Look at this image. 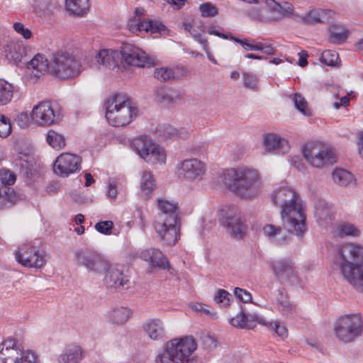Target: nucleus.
Instances as JSON below:
<instances>
[{"label":"nucleus","mask_w":363,"mask_h":363,"mask_svg":"<svg viewBox=\"0 0 363 363\" xmlns=\"http://www.w3.org/2000/svg\"><path fill=\"white\" fill-rule=\"evenodd\" d=\"M272 199L281 208V218L285 228L301 238L307 227L305 208L299 194L291 187L281 186L273 192Z\"/></svg>","instance_id":"nucleus-1"},{"label":"nucleus","mask_w":363,"mask_h":363,"mask_svg":"<svg viewBox=\"0 0 363 363\" xmlns=\"http://www.w3.org/2000/svg\"><path fill=\"white\" fill-rule=\"evenodd\" d=\"M222 180L230 191L245 199H255L261 189V181L257 171L248 167L224 170Z\"/></svg>","instance_id":"nucleus-2"},{"label":"nucleus","mask_w":363,"mask_h":363,"mask_svg":"<svg viewBox=\"0 0 363 363\" xmlns=\"http://www.w3.org/2000/svg\"><path fill=\"white\" fill-rule=\"evenodd\" d=\"M158 212L154 228L160 240L165 245H174L180 237V220L177 203L166 199L157 200Z\"/></svg>","instance_id":"nucleus-3"},{"label":"nucleus","mask_w":363,"mask_h":363,"mask_svg":"<svg viewBox=\"0 0 363 363\" xmlns=\"http://www.w3.org/2000/svg\"><path fill=\"white\" fill-rule=\"evenodd\" d=\"M95 58L99 65L113 70L125 65L144 67L152 64V60L143 50L132 45H124L121 51L101 50Z\"/></svg>","instance_id":"nucleus-4"},{"label":"nucleus","mask_w":363,"mask_h":363,"mask_svg":"<svg viewBox=\"0 0 363 363\" xmlns=\"http://www.w3.org/2000/svg\"><path fill=\"white\" fill-rule=\"evenodd\" d=\"M197 348L192 336L174 338L167 342L164 350L155 357L156 363H190L191 357Z\"/></svg>","instance_id":"nucleus-5"},{"label":"nucleus","mask_w":363,"mask_h":363,"mask_svg":"<svg viewBox=\"0 0 363 363\" xmlns=\"http://www.w3.org/2000/svg\"><path fill=\"white\" fill-rule=\"evenodd\" d=\"M344 249L348 250L349 260L342 262V274L357 291L363 293V246L350 245ZM343 257L342 253V260Z\"/></svg>","instance_id":"nucleus-6"},{"label":"nucleus","mask_w":363,"mask_h":363,"mask_svg":"<svg viewBox=\"0 0 363 363\" xmlns=\"http://www.w3.org/2000/svg\"><path fill=\"white\" fill-rule=\"evenodd\" d=\"M106 118L112 126H125L136 116L137 110L121 94H116L106 103Z\"/></svg>","instance_id":"nucleus-7"},{"label":"nucleus","mask_w":363,"mask_h":363,"mask_svg":"<svg viewBox=\"0 0 363 363\" xmlns=\"http://www.w3.org/2000/svg\"><path fill=\"white\" fill-rule=\"evenodd\" d=\"M82 71L78 59L67 52L53 53L50 60V72L60 79H72Z\"/></svg>","instance_id":"nucleus-8"},{"label":"nucleus","mask_w":363,"mask_h":363,"mask_svg":"<svg viewBox=\"0 0 363 363\" xmlns=\"http://www.w3.org/2000/svg\"><path fill=\"white\" fill-rule=\"evenodd\" d=\"M306 161L313 167L323 169L332 166L338 160V155L332 147L320 144H311L303 149Z\"/></svg>","instance_id":"nucleus-9"},{"label":"nucleus","mask_w":363,"mask_h":363,"mask_svg":"<svg viewBox=\"0 0 363 363\" xmlns=\"http://www.w3.org/2000/svg\"><path fill=\"white\" fill-rule=\"evenodd\" d=\"M132 147L136 153L148 163H164L166 154L163 148L153 143L146 136L138 137L132 141Z\"/></svg>","instance_id":"nucleus-10"},{"label":"nucleus","mask_w":363,"mask_h":363,"mask_svg":"<svg viewBox=\"0 0 363 363\" xmlns=\"http://www.w3.org/2000/svg\"><path fill=\"white\" fill-rule=\"evenodd\" d=\"M74 260L79 267L88 272L102 274L108 267V261L96 251L89 248H81L75 251Z\"/></svg>","instance_id":"nucleus-11"},{"label":"nucleus","mask_w":363,"mask_h":363,"mask_svg":"<svg viewBox=\"0 0 363 363\" xmlns=\"http://www.w3.org/2000/svg\"><path fill=\"white\" fill-rule=\"evenodd\" d=\"M38 241L21 245L16 252V261L24 267L40 268L45 264L44 255L37 246Z\"/></svg>","instance_id":"nucleus-12"},{"label":"nucleus","mask_w":363,"mask_h":363,"mask_svg":"<svg viewBox=\"0 0 363 363\" xmlns=\"http://www.w3.org/2000/svg\"><path fill=\"white\" fill-rule=\"evenodd\" d=\"M363 335V320L360 314L342 315V342L350 343Z\"/></svg>","instance_id":"nucleus-13"},{"label":"nucleus","mask_w":363,"mask_h":363,"mask_svg":"<svg viewBox=\"0 0 363 363\" xmlns=\"http://www.w3.org/2000/svg\"><path fill=\"white\" fill-rule=\"evenodd\" d=\"M272 267L274 275L281 282L294 286L301 285V280L291 259H281L274 261Z\"/></svg>","instance_id":"nucleus-14"},{"label":"nucleus","mask_w":363,"mask_h":363,"mask_svg":"<svg viewBox=\"0 0 363 363\" xmlns=\"http://www.w3.org/2000/svg\"><path fill=\"white\" fill-rule=\"evenodd\" d=\"M206 171V164L196 158L184 160L177 168L179 177L191 182L201 180Z\"/></svg>","instance_id":"nucleus-15"},{"label":"nucleus","mask_w":363,"mask_h":363,"mask_svg":"<svg viewBox=\"0 0 363 363\" xmlns=\"http://www.w3.org/2000/svg\"><path fill=\"white\" fill-rule=\"evenodd\" d=\"M82 158L75 154L62 153L60 155L53 166L55 174L62 177L75 173L81 168Z\"/></svg>","instance_id":"nucleus-16"},{"label":"nucleus","mask_w":363,"mask_h":363,"mask_svg":"<svg viewBox=\"0 0 363 363\" xmlns=\"http://www.w3.org/2000/svg\"><path fill=\"white\" fill-rule=\"evenodd\" d=\"M223 225L233 238H242L247 229L244 216L237 211L227 213L223 218Z\"/></svg>","instance_id":"nucleus-17"},{"label":"nucleus","mask_w":363,"mask_h":363,"mask_svg":"<svg viewBox=\"0 0 363 363\" xmlns=\"http://www.w3.org/2000/svg\"><path fill=\"white\" fill-rule=\"evenodd\" d=\"M31 118L39 126H48L54 124L57 116L52 104L50 101H43L33 107Z\"/></svg>","instance_id":"nucleus-18"},{"label":"nucleus","mask_w":363,"mask_h":363,"mask_svg":"<svg viewBox=\"0 0 363 363\" xmlns=\"http://www.w3.org/2000/svg\"><path fill=\"white\" fill-rule=\"evenodd\" d=\"M106 275L104 282L106 286L110 289H118L127 284L128 277L124 274V267L121 264L110 265L104 270Z\"/></svg>","instance_id":"nucleus-19"},{"label":"nucleus","mask_w":363,"mask_h":363,"mask_svg":"<svg viewBox=\"0 0 363 363\" xmlns=\"http://www.w3.org/2000/svg\"><path fill=\"white\" fill-rule=\"evenodd\" d=\"M23 350L9 337L0 345V363H22Z\"/></svg>","instance_id":"nucleus-20"},{"label":"nucleus","mask_w":363,"mask_h":363,"mask_svg":"<svg viewBox=\"0 0 363 363\" xmlns=\"http://www.w3.org/2000/svg\"><path fill=\"white\" fill-rule=\"evenodd\" d=\"M128 28L133 33L137 32H150L151 33H161L165 26L160 22L150 19H143L142 17H133L128 22Z\"/></svg>","instance_id":"nucleus-21"},{"label":"nucleus","mask_w":363,"mask_h":363,"mask_svg":"<svg viewBox=\"0 0 363 363\" xmlns=\"http://www.w3.org/2000/svg\"><path fill=\"white\" fill-rule=\"evenodd\" d=\"M264 236L276 245H284L289 243V235L281 226L273 224H265L262 227Z\"/></svg>","instance_id":"nucleus-22"},{"label":"nucleus","mask_w":363,"mask_h":363,"mask_svg":"<svg viewBox=\"0 0 363 363\" xmlns=\"http://www.w3.org/2000/svg\"><path fill=\"white\" fill-rule=\"evenodd\" d=\"M140 257L148 262L152 267H159L163 269L169 268V262L158 249L149 248L143 250L140 253Z\"/></svg>","instance_id":"nucleus-23"},{"label":"nucleus","mask_w":363,"mask_h":363,"mask_svg":"<svg viewBox=\"0 0 363 363\" xmlns=\"http://www.w3.org/2000/svg\"><path fill=\"white\" fill-rule=\"evenodd\" d=\"M143 329L145 335L152 340L162 339L166 334L164 323L159 318H151L145 321Z\"/></svg>","instance_id":"nucleus-24"},{"label":"nucleus","mask_w":363,"mask_h":363,"mask_svg":"<svg viewBox=\"0 0 363 363\" xmlns=\"http://www.w3.org/2000/svg\"><path fill=\"white\" fill-rule=\"evenodd\" d=\"M337 14L328 9H313L307 13L302 18L308 24L318 23H332L333 19L337 17Z\"/></svg>","instance_id":"nucleus-25"},{"label":"nucleus","mask_w":363,"mask_h":363,"mask_svg":"<svg viewBox=\"0 0 363 363\" xmlns=\"http://www.w3.org/2000/svg\"><path fill=\"white\" fill-rule=\"evenodd\" d=\"M154 96L158 104L167 107H172L181 100L179 91L167 88H160L155 91Z\"/></svg>","instance_id":"nucleus-26"},{"label":"nucleus","mask_w":363,"mask_h":363,"mask_svg":"<svg viewBox=\"0 0 363 363\" xmlns=\"http://www.w3.org/2000/svg\"><path fill=\"white\" fill-rule=\"evenodd\" d=\"M84 357V351L82 347L74 343L67 346L58 359L60 363H79Z\"/></svg>","instance_id":"nucleus-27"},{"label":"nucleus","mask_w":363,"mask_h":363,"mask_svg":"<svg viewBox=\"0 0 363 363\" xmlns=\"http://www.w3.org/2000/svg\"><path fill=\"white\" fill-rule=\"evenodd\" d=\"M264 145L267 152L278 151L285 153L289 151V142L276 134H267L264 138Z\"/></svg>","instance_id":"nucleus-28"},{"label":"nucleus","mask_w":363,"mask_h":363,"mask_svg":"<svg viewBox=\"0 0 363 363\" xmlns=\"http://www.w3.org/2000/svg\"><path fill=\"white\" fill-rule=\"evenodd\" d=\"M27 68L32 72V74L38 78L47 71L50 72V62L42 54H37L28 63Z\"/></svg>","instance_id":"nucleus-29"},{"label":"nucleus","mask_w":363,"mask_h":363,"mask_svg":"<svg viewBox=\"0 0 363 363\" xmlns=\"http://www.w3.org/2000/svg\"><path fill=\"white\" fill-rule=\"evenodd\" d=\"M4 52L7 59L17 62L21 60L25 48L21 41H11L4 47Z\"/></svg>","instance_id":"nucleus-30"},{"label":"nucleus","mask_w":363,"mask_h":363,"mask_svg":"<svg viewBox=\"0 0 363 363\" xmlns=\"http://www.w3.org/2000/svg\"><path fill=\"white\" fill-rule=\"evenodd\" d=\"M65 7L69 13L83 16L89 11V0H65Z\"/></svg>","instance_id":"nucleus-31"},{"label":"nucleus","mask_w":363,"mask_h":363,"mask_svg":"<svg viewBox=\"0 0 363 363\" xmlns=\"http://www.w3.org/2000/svg\"><path fill=\"white\" fill-rule=\"evenodd\" d=\"M140 186L143 196L147 199L156 187L155 179L150 171L145 170L142 172Z\"/></svg>","instance_id":"nucleus-32"},{"label":"nucleus","mask_w":363,"mask_h":363,"mask_svg":"<svg viewBox=\"0 0 363 363\" xmlns=\"http://www.w3.org/2000/svg\"><path fill=\"white\" fill-rule=\"evenodd\" d=\"M315 216L320 225L328 227L333 225L335 218L333 209L328 206H320L315 208Z\"/></svg>","instance_id":"nucleus-33"},{"label":"nucleus","mask_w":363,"mask_h":363,"mask_svg":"<svg viewBox=\"0 0 363 363\" xmlns=\"http://www.w3.org/2000/svg\"><path fill=\"white\" fill-rule=\"evenodd\" d=\"M19 196L10 186L0 187V210L6 208L14 204Z\"/></svg>","instance_id":"nucleus-34"},{"label":"nucleus","mask_w":363,"mask_h":363,"mask_svg":"<svg viewBox=\"0 0 363 363\" xmlns=\"http://www.w3.org/2000/svg\"><path fill=\"white\" fill-rule=\"evenodd\" d=\"M131 311L125 307L114 308L109 313L110 320L116 324H124L130 318Z\"/></svg>","instance_id":"nucleus-35"},{"label":"nucleus","mask_w":363,"mask_h":363,"mask_svg":"<svg viewBox=\"0 0 363 363\" xmlns=\"http://www.w3.org/2000/svg\"><path fill=\"white\" fill-rule=\"evenodd\" d=\"M13 95V86L8 82L0 79V106L8 104Z\"/></svg>","instance_id":"nucleus-36"},{"label":"nucleus","mask_w":363,"mask_h":363,"mask_svg":"<svg viewBox=\"0 0 363 363\" xmlns=\"http://www.w3.org/2000/svg\"><path fill=\"white\" fill-rule=\"evenodd\" d=\"M46 141L52 148L56 150H60L65 145L64 136L53 130H48Z\"/></svg>","instance_id":"nucleus-37"},{"label":"nucleus","mask_w":363,"mask_h":363,"mask_svg":"<svg viewBox=\"0 0 363 363\" xmlns=\"http://www.w3.org/2000/svg\"><path fill=\"white\" fill-rule=\"evenodd\" d=\"M15 164L20 169V172L23 175L28 176L32 174L33 161L27 155L19 156L15 160Z\"/></svg>","instance_id":"nucleus-38"},{"label":"nucleus","mask_w":363,"mask_h":363,"mask_svg":"<svg viewBox=\"0 0 363 363\" xmlns=\"http://www.w3.org/2000/svg\"><path fill=\"white\" fill-rule=\"evenodd\" d=\"M357 187V179L354 174L350 172L342 169V189L346 190L348 194L350 191Z\"/></svg>","instance_id":"nucleus-39"},{"label":"nucleus","mask_w":363,"mask_h":363,"mask_svg":"<svg viewBox=\"0 0 363 363\" xmlns=\"http://www.w3.org/2000/svg\"><path fill=\"white\" fill-rule=\"evenodd\" d=\"M362 231L355 224L348 221L342 222V235L357 238L360 237Z\"/></svg>","instance_id":"nucleus-40"},{"label":"nucleus","mask_w":363,"mask_h":363,"mask_svg":"<svg viewBox=\"0 0 363 363\" xmlns=\"http://www.w3.org/2000/svg\"><path fill=\"white\" fill-rule=\"evenodd\" d=\"M154 77L160 82H167L174 78V72L172 68L164 67L156 68Z\"/></svg>","instance_id":"nucleus-41"},{"label":"nucleus","mask_w":363,"mask_h":363,"mask_svg":"<svg viewBox=\"0 0 363 363\" xmlns=\"http://www.w3.org/2000/svg\"><path fill=\"white\" fill-rule=\"evenodd\" d=\"M338 52L331 50L324 51L320 57V61L328 66L338 65Z\"/></svg>","instance_id":"nucleus-42"},{"label":"nucleus","mask_w":363,"mask_h":363,"mask_svg":"<svg viewBox=\"0 0 363 363\" xmlns=\"http://www.w3.org/2000/svg\"><path fill=\"white\" fill-rule=\"evenodd\" d=\"M233 296L225 289H218L213 297L214 301L221 306H227L230 305Z\"/></svg>","instance_id":"nucleus-43"},{"label":"nucleus","mask_w":363,"mask_h":363,"mask_svg":"<svg viewBox=\"0 0 363 363\" xmlns=\"http://www.w3.org/2000/svg\"><path fill=\"white\" fill-rule=\"evenodd\" d=\"M278 308L279 311H281L282 314L286 316H291L294 313H297L296 306L295 305H293L286 298L281 301H279Z\"/></svg>","instance_id":"nucleus-44"},{"label":"nucleus","mask_w":363,"mask_h":363,"mask_svg":"<svg viewBox=\"0 0 363 363\" xmlns=\"http://www.w3.org/2000/svg\"><path fill=\"white\" fill-rule=\"evenodd\" d=\"M11 124L9 118L0 113V137L7 138L11 133Z\"/></svg>","instance_id":"nucleus-45"},{"label":"nucleus","mask_w":363,"mask_h":363,"mask_svg":"<svg viewBox=\"0 0 363 363\" xmlns=\"http://www.w3.org/2000/svg\"><path fill=\"white\" fill-rule=\"evenodd\" d=\"M15 181L16 176L12 172L6 169L0 170V184H1V186H0L1 188L12 185L14 184Z\"/></svg>","instance_id":"nucleus-46"},{"label":"nucleus","mask_w":363,"mask_h":363,"mask_svg":"<svg viewBox=\"0 0 363 363\" xmlns=\"http://www.w3.org/2000/svg\"><path fill=\"white\" fill-rule=\"evenodd\" d=\"M294 103L295 107L305 116L310 115V111L308 108V104L306 99L299 94H295L294 96Z\"/></svg>","instance_id":"nucleus-47"},{"label":"nucleus","mask_w":363,"mask_h":363,"mask_svg":"<svg viewBox=\"0 0 363 363\" xmlns=\"http://www.w3.org/2000/svg\"><path fill=\"white\" fill-rule=\"evenodd\" d=\"M230 323L233 326L237 328L249 329L251 327V325L247 323V314L243 311H241L235 317L231 318Z\"/></svg>","instance_id":"nucleus-48"},{"label":"nucleus","mask_w":363,"mask_h":363,"mask_svg":"<svg viewBox=\"0 0 363 363\" xmlns=\"http://www.w3.org/2000/svg\"><path fill=\"white\" fill-rule=\"evenodd\" d=\"M230 39L240 44L246 51L250 50H260L261 43L249 42L247 39H239L234 37H230Z\"/></svg>","instance_id":"nucleus-49"},{"label":"nucleus","mask_w":363,"mask_h":363,"mask_svg":"<svg viewBox=\"0 0 363 363\" xmlns=\"http://www.w3.org/2000/svg\"><path fill=\"white\" fill-rule=\"evenodd\" d=\"M201 341L203 347L205 349L211 350L217 347L218 340L212 335L203 334L201 336Z\"/></svg>","instance_id":"nucleus-50"},{"label":"nucleus","mask_w":363,"mask_h":363,"mask_svg":"<svg viewBox=\"0 0 363 363\" xmlns=\"http://www.w3.org/2000/svg\"><path fill=\"white\" fill-rule=\"evenodd\" d=\"M192 309H194L195 311L200 312L201 313L206 314L211 317L212 318H217V313L211 307L207 306L206 305H203L200 303H196L192 304L191 306Z\"/></svg>","instance_id":"nucleus-51"},{"label":"nucleus","mask_w":363,"mask_h":363,"mask_svg":"<svg viewBox=\"0 0 363 363\" xmlns=\"http://www.w3.org/2000/svg\"><path fill=\"white\" fill-rule=\"evenodd\" d=\"M199 10L203 17H213L218 14L217 8L209 2L200 5Z\"/></svg>","instance_id":"nucleus-52"},{"label":"nucleus","mask_w":363,"mask_h":363,"mask_svg":"<svg viewBox=\"0 0 363 363\" xmlns=\"http://www.w3.org/2000/svg\"><path fill=\"white\" fill-rule=\"evenodd\" d=\"M95 229L104 235H111L113 228V223L111 220L100 221L95 224Z\"/></svg>","instance_id":"nucleus-53"},{"label":"nucleus","mask_w":363,"mask_h":363,"mask_svg":"<svg viewBox=\"0 0 363 363\" xmlns=\"http://www.w3.org/2000/svg\"><path fill=\"white\" fill-rule=\"evenodd\" d=\"M329 41L332 43L340 44V27L337 24H332L329 28Z\"/></svg>","instance_id":"nucleus-54"},{"label":"nucleus","mask_w":363,"mask_h":363,"mask_svg":"<svg viewBox=\"0 0 363 363\" xmlns=\"http://www.w3.org/2000/svg\"><path fill=\"white\" fill-rule=\"evenodd\" d=\"M234 295L242 303H252L251 294L244 289L235 287L234 289Z\"/></svg>","instance_id":"nucleus-55"},{"label":"nucleus","mask_w":363,"mask_h":363,"mask_svg":"<svg viewBox=\"0 0 363 363\" xmlns=\"http://www.w3.org/2000/svg\"><path fill=\"white\" fill-rule=\"evenodd\" d=\"M242 78L244 81V86L246 88L255 89L257 85V77L250 72H244L242 74Z\"/></svg>","instance_id":"nucleus-56"},{"label":"nucleus","mask_w":363,"mask_h":363,"mask_svg":"<svg viewBox=\"0 0 363 363\" xmlns=\"http://www.w3.org/2000/svg\"><path fill=\"white\" fill-rule=\"evenodd\" d=\"M267 325L273 330L280 337L284 338L287 337V330L286 327L281 325L279 322H271L269 324L267 323Z\"/></svg>","instance_id":"nucleus-57"},{"label":"nucleus","mask_w":363,"mask_h":363,"mask_svg":"<svg viewBox=\"0 0 363 363\" xmlns=\"http://www.w3.org/2000/svg\"><path fill=\"white\" fill-rule=\"evenodd\" d=\"M13 29L18 34L21 35L25 39H30L32 36V33L30 29L25 28L24 25L20 22L13 23Z\"/></svg>","instance_id":"nucleus-58"},{"label":"nucleus","mask_w":363,"mask_h":363,"mask_svg":"<svg viewBox=\"0 0 363 363\" xmlns=\"http://www.w3.org/2000/svg\"><path fill=\"white\" fill-rule=\"evenodd\" d=\"M247 323L251 325V327L249 328V329H253L255 327L257 323L260 325H267V323L264 318L256 313L247 314Z\"/></svg>","instance_id":"nucleus-59"},{"label":"nucleus","mask_w":363,"mask_h":363,"mask_svg":"<svg viewBox=\"0 0 363 363\" xmlns=\"http://www.w3.org/2000/svg\"><path fill=\"white\" fill-rule=\"evenodd\" d=\"M294 11V6L291 4L285 2L283 5L280 4V8L278 9L277 13L281 16L291 17Z\"/></svg>","instance_id":"nucleus-60"},{"label":"nucleus","mask_w":363,"mask_h":363,"mask_svg":"<svg viewBox=\"0 0 363 363\" xmlns=\"http://www.w3.org/2000/svg\"><path fill=\"white\" fill-rule=\"evenodd\" d=\"M158 132L160 133V135L166 140L172 138L177 133V130L171 125H167L164 127L163 130L159 129Z\"/></svg>","instance_id":"nucleus-61"},{"label":"nucleus","mask_w":363,"mask_h":363,"mask_svg":"<svg viewBox=\"0 0 363 363\" xmlns=\"http://www.w3.org/2000/svg\"><path fill=\"white\" fill-rule=\"evenodd\" d=\"M38 363L35 354L30 350L23 351L22 363Z\"/></svg>","instance_id":"nucleus-62"},{"label":"nucleus","mask_w":363,"mask_h":363,"mask_svg":"<svg viewBox=\"0 0 363 363\" xmlns=\"http://www.w3.org/2000/svg\"><path fill=\"white\" fill-rule=\"evenodd\" d=\"M328 90L333 94V96L335 99V101L333 103V108L339 109L340 106V102L338 101L339 88L331 85L328 86Z\"/></svg>","instance_id":"nucleus-63"},{"label":"nucleus","mask_w":363,"mask_h":363,"mask_svg":"<svg viewBox=\"0 0 363 363\" xmlns=\"http://www.w3.org/2000/svg\"><path fill=\"white\" fill-rule=\"evenodd\" d=\"M356 97V94L350 91L346 96H342V107L346 108L350 105V101Z\"/></svg>","instance_id":"nucleus-64"}]
</instances>
